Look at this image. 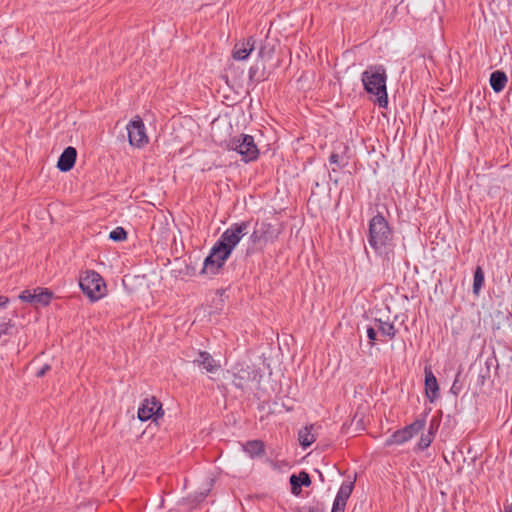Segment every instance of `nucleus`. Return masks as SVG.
Instances as JSON below:
<instances>
[{
  "label": "nucleus",
  "mask_w": 512,
  "mask_h": 512,
  "mask_svg": "<svg viewBox=\"0 0 512 512\" xmlns=\"http://www.w3.org/2000/svg\"><path fill=\"white\" fill-rule=\"evenodd\" d=\"M249 227L248 221H241L232 224L221 235L220 239L214 244L209 255L205 258L202 273L215 275L222 268L225 261L231 255L233 249L240 240L247 234Z\"/></svg>",
  "instance_id": "nucleus-1"
},
{
  "label": "nucleus",
  "mask_w": 512,
  "mask_h": 512,
  "mask_svg": "<svg viewBox=\"0 0 512 512\" xmlns=\"http://www.w3.org/2000/svg\"><path fill=\"white\" fill-rule=\"evenodd\" d=\"M367 240L376 254L389 258L393 249V233L382 214L378 213L370 220Z\"/></svg>",
  "instance_id": "nucleus-2"
},
{
  "label": "nucleus",
  "mask_w": 512,
  "mask_h": 512,
  "mask_svg": "<svg viewBox=\"0 0 512 512\" xmlns=\"http://www.w3.org/2000/svg\"><path fill=\"white\" fill-rule=\"evenodd\" d=\"M361 81L370 99L379 107L385 108L388 104L385 68L382 65L368 66L361 75Z\"/></svg>",
  "instance_id": "nucleus-3"
},
{
  "label": "nucleus",
  "mask_w": 512,
  "mask_h": 512,
  "mask_svg": "<svg viewBox=\"0 0 512 512\" xmlns=\"http://www.w3.org/2000/svg\"><path fill=\"white\" fill-rule=\"evenodd\" d=\"M228 150L236 151L244 162L254 161L259 156V150L251 135L241 134L233 137L228 145Z\"/></svg>",
  "instance_id": "nucleus-4"
},
{
  "label": "nucleus",
  "mask_w": 512,
  "mask_h": 512,
  "mask_svg": "<svg viewBox=\"0 0 512 512\" xmlns=\"http://www.w3.org/2000/svg\"><path fill=\"white\" fill-rule=\"evenodd\" d=\"M79 286L92 301L104 296L106 285L103 278L95 271H86L80 276Z\"/></svg>",
  "instance_id": "nucleus-5"
},
{
  "label": "nucleus",
  "mask_w": 512,
  "mask_h": 512,
  "mask_svg": "<svg viewBox=\"0 0 512 512\" xmlns=\"http://www.w3.org/2000/svg\"><path fill=\"white\" fill-rule=\"evenodd\" d=\"M128 140L131 146L141 148L148 143L145 125L139 116L130 121L127 126Z\"/></svg>",
  "instance_id": "nucleus-6"
},
{
  "label": "nucleus",
  "mask_w": 512,
  "mask_h": 512,
  "mask_svg": "<svg viewBox=\"0 0 512 512\" xmlns=\"http://www.w3.org/2000/svg\"><path fill=\"white\" fill-rule=\"evenodd\" d=\"M137 414L138 419L143 422L152 418L157 419L163 415L162 404L155 397L146 398L141 403Z\"/></svg>",
  "instance_id": "nucleus-7"
},
{
  "label": "nucleus",
  "mask_w": 512,
  "mask_h": 512,
  "mask_svg": "<svg viewBox=\"0 0 512 512\" xmlns=\"http://www.w3.org/2000/svg\"><path fill=\"white\" fill-rule=\"evenodd\" d=\"M255 43L256 41L254 37H249L247 39L237 42L234 45L232 57L238 61L247 59L251 52L254 50Z\"/></svg>",
  "instance_id": "nucleus-8"
},
{
  "label": "nucleus",
  "mask_w": 512,
  "mask_h": 512,
  "mask_svg": "<svg viewBox=\"0 0 512 512\" xmlns=\"http://www.w3.org/2000/svg\"><path fill=\"white\" fill-rule=\"evenodd\" d=\"M195 365L202 367L208 373H214L221 367L218 361H216L210 353L206 351H200L198 357L193 360Z\"/></svg>",
  "instance_id": "nucleus-9"
},
{
  "label": "nucleus",
  "mask_w": 512,
  "mask_h": 512,
  "mask_svg": "<svg viewBox=\"0 0 512 512\" xmlns=\"http://www.w3.org/2000/svg\"><path fill=\"white\" fill-rule=\"evenodd\" d=\"M76 156L77 151L74 147L65 148L58 159L57 167L59 170L62 172L71 170L75 164Z\"/></svg>",
  "instance_id": "nucleus-10"
},
{
  "label": "nucleus",
  "mask_w": 512,
  "mask_h": 512,
  "mask_svg": "<svg viewBox=\"0 0 512 512\" xmlns=\"http://www.w3.org/2000/svg\"><path fill=\"white\" fill-rule=\"evenodd\" d=\"M425 391L431 402L439 396V386L437 379L433 372L428 369H425Z\"/></svg>",
  "instance_id": "nucleus-11"
},
{
  "label": "nucleus",
  "mask_w": 512,
  "mask_h": 512,
  "mask_svg": "<svg viewBox=\"0 0 512 512\" xmlns=\"http://www.w3.org/2000/svg\"><path fill=\"white\" fill-rule=\"evenodd\" d=\"M258 228L260 230L263 243L275 241L280 234L279 229L271 223L262 222L260 225H258Z\"/></svg>",
  "instance_id": "nucleus-12"
},
{
  "label": "nucleus",
  "mask_w": 512,
  "mask_h": 512,
  "mask_svg": "<svg viewBox=\"0 0 512 512\" xmlns=\"http://www.w3.org/2000/svg\"><path fill=\"white\" fill-rule=\"evenodd\" d=\"M290 484L292 493L298 495L300 493L301 486L307 487L311 484L309 474L305 471H301L298 475H291Z\"/></svg>",
  "instance_id": "nucleus-13"
},
{
  "label": "nucleus",
  "mask_w": 512,
  "mask_h": 512,
  "mask_svg": "<svg viewBox=\"0 0 512 512\" xmlns=\"http://www.w3.org/2000/svg\"><path fill=\"white\" fill-rule=\"evenodd\" d=\"M507 81V76L503 71L497 70L490 75V85L496 93L501 92L505 88Z\"/></svg>",
  "instance_id": "nucleus-14"
},
{
  "label": "nucleus",
  "mask_w": 512,
  "mask_h": 512,
  "mask_svg": "<svg viewBox=\"0 0 512 512\" xmlns=\"http://www.w3.org/2000/svg\"><path fill=\"white\" fill-rule=\"evenodd\" d=\"M313 429L314 425L306 426L298 433L299 443L304 449L312 445L316 440V435L312 432Z\"/></svg>",
  "instance_id": "nucleus-15"
},
{
  "label": "nucleus",
  "mask_w": 512,
  "mask_h": 512,
  "mask_svg": "<svg viewBox=\"0 0 512 512\" xmlns=\"http://www.w3.org/2000/svg\"><path fill=\"white\" fill-rule=\"evenodd\" d=\"M353 488H354V483L353 482H344L342 483L337 495H336V498L334 500V502H336L337 504H341V505H345L346 506V503H347V500L348 498L350 497L352 491H353Z\"/></svg>",
  "instance_id": "nucleus-16"
},
{
  "label": "nucleus",
  "mask_w": 512,
  "mask_h": 512,
  "mask_svg": "<svg viewBox=\"0 0 512 512\" xmlns=\"http://www.w3.org/2000/svg\"><path fill=\"white\" fill-rule=\"evenodd\" d=\"M244 451L251 457L260 456L264 453V444L259 440L249 441L244 445Z\"/></svg>",
  "instance_id": "nucleus-17"
},
{
  "label": "nucleus",
  "mask_w": 512,
  "mask_h": 512,
  "mask_svg": "<svg viewBox=\"0 0 512 512\" xmlns=\"http://www.w3.org/2000/svg\"><path fill=\"white\" fill-rule=\"evenodd\" d=\"M52 296L53 293L48 289L36 288L34 305L47 306L50 303Z\"/></svg>",
  "instance_id": "nucleus-18"
},
{
  "label": "nucleus",
  "mask_w": 512,
  "mask_h": 512,
  "mask_svg": "<svg viewBox=\"0 0 512 512\" xmlns=\"http://www.w3.org/2000/svg\"><path fill=\"white\" fill-rule=\"evenodd\" d=\"M377 329L381 333V335L388 337L389 339H393L396 335V329L393 323L377 320Z\"/></svg>",
  "instance_id": "nucleus-19"
},
{
  "label": "nucleus",
  "mask_w": 512,
  "mask_h": 512,
  "mask_svg": "<svg viewBox=\"0 0 512 512\" xmlns=\"http://www.w3.org/2000/svg\"><path fill=\"white\" fill-rule=\"evenodd\" d=\"M411 439V434L406 428L394 432L388 440V444H403Z\"/></svg>",
  "instance_id": "nucleus-20"
},
{
  "label": "nucleus",
  "mask_w": 512,
  "mask_h": 512,
  "mask_svg": "<svg viewBox=\"0 0 512 512\" xmlns=\"http://www.w3.org/2000/svg\"><path fill=\"white\" fill-rule=\"evenodd\" d=\"M484 284V272L480 266L475 269L473 279V293L478 295Z\"/></svg>",
  "instance_id": "nucleus-21"
},
{
  "label": "nucleus",
  "mask_w": 512,
  "mask_h": 512,
  "mask_svg": "<svg viewBox=\"0 0 512 512\" xmlns=\"http://www.w3.org/2000/svg\"><path fill=\"white\" fill-rule=\"evenodd\" d=\"M425 419H417L412 424L406 426L405 428L411 434V438L417 435L420 431H422L425 427Z\"/></svg>",
  "instance_id": "nucleus-22"
},
{
  "label": "nucleus",
  "mask_w": 512,
  "mask_h": 512,
  "mask_svg": "<svg viewBox=\"0 0 512 512\" xmlns=\"http://www.w3.org/2000/svg\"><path fill=\"white\" fill-rule=\"evenodd\" d=\"M432 430H433V422H431L430 424V428H429V434L428 435H422L419 442H418V448L421 449V450H424L426 449L427 447L430 446L431 442H432Z\"/></svg>",
  "instance_id": "nucleus-23"
},
{
  "label": "nucleus",
  "mask_w": 512,
  "mask_h": 512,
  "mask_svg": "<svg viewBox=\"0 0 512 512\" xmlns=\"http://www.w3.org/2000/svg\"><path fill=\"white\" fill-rule=\"evenodd\" d=\"M109 238L116 242L124 241L127 238V233L122 227H117L109 234Z\"/></svg>",
  "instance_id": "nucleus-24"
},
{
  "label": "nucleus",
  "mask_w": 512,
  "mask_h": 512,
  "mask_svg": "<svg viewBox=\"0 0 512 512\" xmlns=\"http://www.w3.org/2000/svg\"><path fill=\"white\" fill-rule=\"evenodd\" d=\"M19 298L25 302H29L31 304H35V289L33 291L24 290Z\"/></svg>",
  "instance_id": "nucleus-25"
},
{
  "label": "nucleus",
  "mask_w": 512,
  "mask_h": 512,
  "mask_svg": "<svg viewBox=\"0 0 512 512\" xmlns=\"http://www.w3.org/2000/svg\"><path fill=\"white\" fill-rule=\"evenodd\" d=\"M11 328H12V324H11L10 320H6L4 318L0 319V338L3 335L9 334Z\"/></svg>",
  "instance_id": "nucleus-26"
},
{
  "label": "nucleus",
  "mask_w": 512,
  "mask_h": 512,
  "mask_svg": "<svg viewBox=\"0 0 512 512\" xmlns=\"http://www.w3.org/2000/svg\"><path fill=\"white\" fill-rule=\"evenodd\" d=\"M249 239H250L251 243L254 245L263 242V239L260 235V230H259L258 226L255 227V229L252 232V234L250 235Z\"/></svg>",
  "instance_id": "nucleus-27"
},
{
  "label": "nucleus",
  "mask_w": 512,
  "mask_h": 512,
  "mask_svg": "<svg viewBox=\"0 0 512 512\" xmlns=\"http://www.w3.org/2000/svg\"><path fill=\"white\" fill-rule=\"evenodd\" d=\"M246 378L244 375H234L233 384L240 389L245 387Z\"/></svg>",
  "instance_id": "nucleus-28"
},
{
  "label": "nucleus",
  "mask_w": 512,
  "mask_h": 512,
  "mask_svg": "<svg viewBox=\"0 0 512 512\" xmlns=\"http://www.w3.org/2000/svg\"><path fill=\"white\" fill-rule=\"evenodd\" d=\"M376 336H377L376 330L373 327H368L367 328V337L370 340L371 345H374Z\"/></svg>",
  "instance_id": "nucleus-29"
},
{
  "label": "nucleus",
  "mask_w": 512,
  "mask_h": 512,
  "mask_svg": "<svg viewBox=\"0 0 512 512\" xmlns=\"http://www.w3.org/2000/svg\"><path fill=\"white\" fill-rule=\"evenodd\" d=\"M50 370V366L48 364L44 365L39 371H37L36 375L38 377L44 376Z\"/></svg>",
  "instance_id": "nucleus-30"
},
{
  "label": "nucleus",
  "mask_w": 512,
  "mask_h": 512,
  "mask_svg": "<svg viewBox=\"0 0 512 512\" xmlns=\"http://www.w3.org/2000/svg\"><path fill=\"white\" fill-rule=\"evenodd\" d=\"M344 509L345 505L337 504L336 502H334L331 512H344Z\"/></svg>",
  "instance_id": "nucleus-31"
},
{
  "label": "nucleus",
  "mask_w": 512,
  "mask_h": 512,
  "mask_svg": "<svg viewBox=\"0 0 512 512\" xmlns=\"http://www.w3.org/2000/svg\"><path fill=\"white\" fill-rule=\"evenodd\" d=\"M339 155L336 153H332L329 157V162L331 164H338L339 163Z\"/></svg>",
  "instance_id": "nucleus-32"
},
{
  "label": "nucleus",
  "mask_w": 512,
  "mask_h": 512,
  "mask_svg": "<svg viewBox=\"0 0 512 512\" xmlns=\"http://www.w3.org/2000/svg\"><path fill=\"white\" fill-rule=\"evenodd\" d=\"M8 303V298L5 296H0V307L6 305Z\"/></svg>",
  "instance_id": "nucleus-33"
},
{
  "label": "nucleus",
  "mask_w": 512,
  "mask_h": 512,
  "mask_svg": "<svg viewBox=\"0 0 512 512\" xmlns=\"http://www.w3.org/2000/svg\"><path fill=\"white\" fill-rule=\"evenodd\" d=\"M208 491H209V489L206 492H201V494H200V499L201 500L204 499L207 496Z\"/></svg>",
  "instance_id": "nucleus-34"
},
{
  "label": "nucleus",
  "mask_w": 512,
  "mask_h": 512,
  "mask_svg": "<svg viewBox=\"0 0 512 512\" xmlns=\"http://www.w3.org/2000/svg\"><path fill=\"white\" fill-rule=\"evenodd\" d=\"M262 54H263V50L261 49V50L259 51V55H260V56H262Z\"/></svg>",
  "instance_id": "nucleus-35"
},
{
  "label": "nucleus",
  "mask_w": 512,
  "mask_h": 512,
  "mask_svg": "<svg viewBox=\"0 0 512 512\" xmlns=\"http://www.w3.org/2000/svg\"><path fill=\"white\" fill-rule=\"evenodd\" d=\"M311 512H321V511H319V510H316V511H311Z\"/></svg>",
  "instance_id": "nucleus-36"
}]
</instances>
